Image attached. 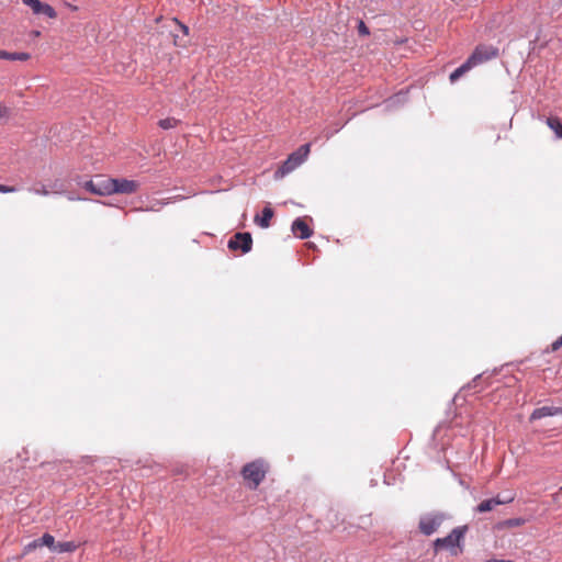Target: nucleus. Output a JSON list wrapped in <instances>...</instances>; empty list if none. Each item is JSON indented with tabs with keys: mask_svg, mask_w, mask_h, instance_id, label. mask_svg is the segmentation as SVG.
<instances>
[{
	"mask_svg": "<svg viewBox=\"0 0 562 562\" xmlns=\"http://www.w3.org/2000/svg\"><path fill=\"white\" fill-rule=\"evenodd\" d=\"M358 30H359V33L362 35L369 34V30L362 21L359 22Z\"/></svg>",
	"mask_w": 562,
	"mask_h": 562,
	"instance_id": "4be33fe9",
	"label": "nucleus"
},
{
	"mask_svg": "<svg viewBox=\"0 0 562 562\" xmlns=\"http://www.w3.org/2000/svg\"><path fill=\"white\" fill-rule=\"evenodd\" d=\"M308 222H312V218L307 216L296 218L292 224L293 234L301 239L308 238L313 234Z\"/></svg>",
	"mask_w": 562,
	"mask_h": 562,
	"instance_id": "9d476101",
	"label": "nucleus"
},
{
	"mask_svg": "<svg viewBox=\"0 0 562 562\" xmlns=\"http://www.w3.org/2000/svg\"><path fill=\"white\" fill-rule=\"evenodd\" d=\"M515 497H516L515 494H509V496L507 498H501L499 496H496L491 499H485L477 505L476 512L477 513L490 512V510L494 509V507L497 505H504V504L512 503L515 499Z\"/></svg>",
	"mask_w": 562,
	"mask_h": 562,
	"instance_id": "9b49d317",
	"label": "nucleus"
},
{
	"mask_svg": "<svg viewBox=\"0 0 562 562\" xmlns=\"http://www.w3.org/2000/svg\"><path fill=\"white\" fill-rule=\"evenodd\" d=\"M21 1L23 2V4H25L26 7H29L32 10L33 14H36V15L43 14L49 19H55L57 16V13L52 5H49L47 3H43L40 0H21Z\"/></svg>",
	"mask_w": 562,
	"mask_h": 562,
	"instance_id": "1a4fd4ad",
	"label": "nucleus"
},
{
	"mask_svg": "<svg viewBox=\"0 0 562 562\" xmlns=\"http://www.w3.org/2000/svg\"><path fill=\"white\" fill-rule=\"evenodd\" d=\"M498 48L491 44H480L475 47L470 57L450 74V81L456 82L473 67L488 61L498 56Z\"/></svg>",
	"mask_w": 562,
	"mask_h": 562,
	"instance_id": "f257e3e1",
	"label": "nucleus"
},
{
	"mask_svg": "<svg viewBox=\"0 0 562 562\" xmlns=\"http://www.w3.org/2000/svg\"><path fill=\"white\" fill-rule=\"evenodd\" d=\"M85 189L98 195H111L112 178L97 176L85 183Z\"/></svg>",
	"mask_w": 562,
	"mask_h": 562,
	"instance_id": "39448f33",
	"label": "nucleus"
},
{
	"mask_svg": "<svg viewBox=\"0 0 562 562\" xmlns=\"http://www.w3.org/2000/svg\"><path fill=\"white\" fill-rule=\"evenodd\" d=\"M486 562H514V561H512V560H497V559H491V560H488V561H486Z\"/></svg>",
	"mask_w": 562,
	"mask_h": 562,
	"instance_id": "bb28decb",
	"label": "nucleus"
},
{
	"mask_svg": "<svg viewBox=\"0 0 562 562\" xmlns=\"http://www.w3.org/2000/svg\"><path fill=\"white\" fill-rule=\"evenodd\" d=\"M274 213H262L260 216L257 214L255 216V223L258 224L260 227L266 228L270 225V221L273 217Z\"/></svg>",
	"mask_w": 562,
	"mask_h": 562,
	"instance_id": "dca6fc26",
	"label": "nucleus"
},
{
	"mask_svg": "<svg viewBox=\"0 0 562 562\" xmlns=\"http://www.w3.org/2000/svg\"><path fill=\"white\" fill-rule=\"evenodd\" d=\"M526 519L524 518H509L496 524L495 528L497 530H505L510 528H516L525 525Z\"/></svg>",
	"mask_w": 562,
	"mask_h": 562,
	"instance_id": "ddd939ff",
	"label": "nucleus"
},
{
	"mask_svg": "<svg viewBox=\"0 0 562 562\" xmlns=\"http://www.w3.org/2000/svg\"><path fill=\"white\" fill-rule=\"evenodd\" d=\"M15 189L13 187H8L0 184V192L8 193V192H14Z\"/></svg>",
	"mask_w": 562,
	"mask_h": 562,
	"instance_id": "b1692460",
	"label": "nucleus"
},
{
	"mask_svg": "<svg viewBox=\"0 0 562 562\" xmlns=\"http://www.w3.org/2000/svg\"><path fill=\"white\" fill-rule=\"evenodd\" d=\"M561 347H562V335L555 341L552 342L551 350L557 351Z\"/></svg>",
	"mask_w": 562,
	"mask_h": 562,
	"instance_id": "412c9836",
	"label": "nucleus"
},
{
	"mask_svg": "<svg viewBox=\"0 0 562 562\" xmlns=\"http://www.w3.org/2000/svg\"><path fill=\"white\" fill-rule=\"evenodd\" d=\"M139 187L140 183L133 179L112 178V194H133Z\"/></svg>",
	"mask_w": 562,
	"mask_h": 562,
	"instance_id": "0eeeda50",
	"label": "nucleus"
},
{
	"mask_svg": "<svg viewBox=\"0 0 562 562\" xmlns=\"http://www.w3.org/2000/svg\"><path fill=\"white\" fill-rule=\"evenodd\" d=\"M179 26L181 29V31L183 32L184 35H188L189 34V27L182 23H179Z\"/></svg>",
	"mask_w": 562,
	"mask_h": 562,
	"instance_id": "a878e982",
	"label": "nucleus"
},
{
	"mask_svg": "<svg viewBox=\"0 0 562 562\" xmlns=\"http://www.w3.org/2000/svg\"><path fill=\"white\" fill-rule=\"evenodd\" d=\"M560 414H562V408H560V407L543 406V407L536 408L531 413L529 419H530V422H533V420H538V419H541L544 417L555 416V415H560Z\"/></svg>",
	"mask_w": 562,
	"mask_h": 562,
	"instance_id": "f8f14e48",
	"label": "nucleus"
},
{
	"mask_svg": "<svg viewBox=\"0 0 562 562\" xmlns=\"http://www.w3.org/2000/svg\"><path fill=\"white\" fill-rule=\"evenodd\" d=\"M77 549V544L72 541L57 542L54 547L55 552H72Z\"/></svg>",
	"mask_w": 562,
	"mask_h": 562,
	"instance_id": "2eb2a0df",
	"label": "nucleus"
},
{
	"mask_svg": "<svg viewBox=\"0 0 562 562\" xmlns=\"http://www.w3.org/2000/svg\"><path fill=\"white\" fill-rule=\"evenodd\" d=\"M269 471V463L263 459H256L246 463L240 471V475L250 490H257L263 482Z\"/></svg>",
	"mask_w": 562,
	"mask_h": 562,
	"instance_id": "f03ea898",
	"label": "nucleus"
},
{
	"mask_svg": "<svg viewBox=\"0 0 562 562\" xmlns=\"http://www.w3.org/2000/svg\"><path fill=\"white\" fill-rule=\"evenodd\" d=\"M465 532V526L457 527L447 537L437 538L434 541L435 552H438L440 549H448L452 555H458L463 551L462 541Z\"/></svg>",
	"mask_w": 562,
	"mask_h": 562,
	"instance_id": "7ed1b4c3",
	"label": "nucleus"
},
{
	"mask_svg": "<svg viewBox=\"0 0 562 562\" xmlns=\"http://www.w3.org/2000/svg\"><path fill=\"white\" fill-rule=\"evenodd\" d=\"M133 211L139 212V211H144V210L143 209H134Z\"/></svg>",
	"mask_w": 562,
	"mask_h": 562,
	"instance_id": "c756f323",
	"label": "nucleus"
},
{
	"mask_svg": "<svg viewBox=\"0 0 562 562\" xmlns=\"http://www.w3.org/2000/svg\"><path fill=\"white\" fill-rule=\"evenodd\" d=\"M38 540H40L41 547L46 546L53 551H54V547H56V544H57L55 542V538L49 533H44L43 537L40 538Z\"/></svg>",
	"mask_w": 562,
	"mask_h": 562,
	"instance_id": "f3484780",
	"label": "nucleus"
},
{
	"mask_svg": "<svg viewBox=\"0 0 562 562\" xmlns=\"http://www.w3.org/2000/svg\"><path fill=\"white\" fill-rule=\"evenodd\" d=\"M71 10L76 11L77 10V7L75 5H70Z\"/></svg>",
	"mask_w": 562,
	"mask_h": 562,
	"instance_id": "c85d7f7f",
	"label": "nucleus"
},
{
	"mask_svg": "<svg viewBox=\"0 0 562 562\" xmlns=\"http://www.w3.org/2000/svg\"><path fill=\"white\" fill-rule=\"evenodd\" d=\"M30 55L27 53H11L10 60H27Z\"/></svg>",
	"mask_w": 562,
	"mask_h": 562,
	"instance_id": "aec40b11",
	"label": "nucleus"
},
{
	"mask_svg": "<svg viewBox=\"0 0 562 562\" xmlns=\"http://www.w3.org/2000/svg\"><path fill=\"white\" fill-rule=\"evenodd\" d=\"M177 120L173 117H167L159 121V126L164 130L173 128L177 125Z\"/></svg>",
	"mask_w": 562,
	"mask_h": 562,
	"instance_id": "a211bd4d",
	"label": "nucleus"
},
{
	"mask_svg": "<svg viewBox=\"0 0 562 562\" xmlns=\"http://www.w3.org/2000/svg\"><path fill=\"white\" fill-rule=\"evenodd\" d=\"M41 547L40 540L35 539L34 541L26 544L23 549V554H27L31 551L35 550L36 548Z\"/></svg>",
	"mask_w": 562,
	"mask_h": 562,
	"instance_id": "6ab92c4d",
	"label": "nucleus"
},
{
	"mask_svg": "<svg viewBox=\"0 0 562 562\" xmlns=\"http://www.w3.org/2000/svg\"><path fill=\"white\" fill-rule=\"evenodd\" d=\"M547 124L555 133L558 138H562V122L559 117H548Z\"/></svg>",
	"mask_w": 562,
	"mask_h": 562,
	"instance_id": "4468645a",
	"label": "nucleus"
},
{
	"mask_svg": "<svg viewBox=\"0 0 562 562\" xmlns=\"http://www.w3.org/2000/svg\"><path fill=\"white\" fill-rule=\"evenodd\" d=\"M227 247L232 251L239 250L241 254H247L251 250L252 238L249 233H236L228 240Z\"/></svg>",
	"mask_w": 562,
	"mask_h": 562,
	"instance_id": "423d86ee",
	"label": "nucleus"
},
{
	"mask_svg": "<svg viewBox=\"0 0 562 562\" xmlns=\"http://www.w3.org/2000/svg\"><path fill=\"white\" fill-rule=\"evenodd\" d=\"M262 211L268 212V211H271V209H270L269 206H265V207L262 209Z\"/></svg>",
	"mask_w": 562,
	"mask_h": 562,
	"instance_id": "cd10ccee",
	"label": "nucleus"
},
{
	"mask_svg": "<svg viewBox=\"0 0 562 562\" xmlns=\"http://www.w3.org/2000/svg\"><path fill=\"white\" fill-rule=\"evenodd\" d=\"M10 57H11V53L5 52V50H0V59H8V60H10Z\"/></svg>",
	"mask_w": 562,
	"mask_h": 562,
	"instance_id": "393cba45",
	"label": "nucleus"
},
{
	"mask_svg": "<svg viewBox=\"0 0 562 562\" xmlns=\"http://www.w3.org/2000/svg\"><path fill=\"white\" fill-rule=\"evenodd\" d=\"M9 115V109L2 104H0V120L4 119Z\"/></svg>",
	"mask_w": 562,
	"mask_h": 562,
	"instance_id": "5701e85b",
	"label": "nucleus"
},
{
	"mask_svg": "<svg viewBox=\"0 0 562 562\" xmlns=\"http://www.w3.org/2000/svg\"><path fill=\"white\" fill-rule=\"evenodd\" d=\"M443 521V516L440 514L423 516L419 520L418 528L425 536H430L438 530Z\"/></svg>",
	"mask_w": 562,
	"mask_h": 562,
	"instance_id": "6e6552de",
	"label": "nucleus"
},
{
	"mask_svg": "<svg viewBox=\"0 0 562 562\" xmlns=\"http://www.w3.org/2000/svg\"><path fill=\"white\" fill-rule=\"evenodd\" d=\"M310 150L311 145L304 144L290 154L286 160L274 171V179L280 180L300 167L307 159Z\"/></svg>",
	"mask_w": 562,
	"mask_h": 562,
	"instance_id": "20e7f679",
	"label": "nucleus"
}]
</instances>
